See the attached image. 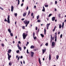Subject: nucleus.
I'll return each mask as SVG.
<instances>
[{
	"instance_id": "nucleus-1",
	"label": "nucleus",
	"mask_w": 66,
	"mask_h": 66,
	"mask_svg": "<svg viewBox=\"0 0 66 66\" xmlns=\"http://www.w3.org/2000/svg\"><path fill=\"white\" fill-rule=\"evenodd\" d=\"M23 22L24 23H25V24H26V27H27L28 24L29 23V22H30V21H28V20H25Z\"/></svg>"
},
{
	"instance_id": "nucleus-2",
	"label": "nucleus",
	"mask_w": 66,
	"mask_h": 66,
	"mask_svg": "<svg viewBox=\"0 0 66 66\" xmlns=\"http://www.w3.org/2000/svg\"><path fill=\"white\" fill-rule=\"evenodd\" d=\"M7 20H6V19H5L4 21H7V22L9 23H10V16L8 15V17L7 18Z\"/></svg>"
},
{
	"instance_id": "nucleus-3",
	"label": "nucleus",
	"mask_w": 66,
	"mask_h": 66,
	"mask_svg": "<svg viewBox=\"0 0 66 66\" xmlns=\"http://www.w3.org/2000/svg\"><path fill=\"white\" fill-rule=\"evenodd\" d=\"M22 36L23 39H26V37H27V34H26V35H25V33H24L23 34Z\"/></svg>"
},
{
	"instance_id": "nucleus-4",
	"label": "nucleus",
	"mask_w": 66,
	"mask_h": 66,
	"mask_svg": "<svg viewBox=\"0 0 66 66\" xmlns=\"http://www.w3.org/2000/svg\"><path fill=\"white\" fill-rule=\"evenodd\" d=\"M55 46V43L53 42L52 43V48H54Z\"/></svg>"
},
{
	"instance_id": "nucleus-5",
	"label": "nucleus",
	"mask_w": 66,
	"mask_h": 66,
	"mask_svg": "<svg viewBox=\"0 0 66 66\" xmlns=\"http://www.w3.org/2000/svg\"><path fill=\"white\" fill-rule=\"evenodd\" d=\"M7 55L8 56V59L9 60H10V58L11 57V55H10V54L9 53H7Z\"/></svg>"
},
{
	"instance_id": "nucleus-6",
	"label": "nucleus",
	"mask_w": 66,
	"mask_h": 66,
	"mask_svg": "<svg viewBox=\"0 0 66 66\" xmlns=\"http://www.w3.org/2000/svg\"><path fill=\"white\" fill-rule=\"evenodd\" d=\"M17 47L18 48V49H19L20 51H21L22 49L21 48V47H20V46H19V44H18Z\"/></svg>"
},
{
	"instance_id": "nucleus-7",
	"label": "nucleus",
	"mask_w": 66,
	"mask_h": 66,
	"mask_svg": "<svg viewBox=\"0 0 66 66\" xmlns=\"http://www.w3.org/2000/svg\"><path fill=\"white\" fill-rule=\"evenodd\" d=\"M14 10V6H12L11 7V11L13 12Z\"/></svg>"
},
{
	"instance_id": "nucleus-8",
	"label": "nucleus",
	"mask_w": 66,
	"mask_h": 66,
	"mask_svg": "<svg viewBox=\"0 0 66 66\" xmlns=\"http://www.w3.org/2000/svg\"><path fill=\"white\" fill-rule=\"evenodd\" d=\"M27 15V13L26 12H24L23 14V17H25Z\"/></svg>"
},
{
	"instance_id": "nucleus-9",
	"label": "nucleus",
	"mask_w": 66,
	"mask_h": 66,
	"mask_svg": "<svg viewBox=\"0 0 66 66\" xmlns=\"http://www.w3.org/2000/svg\"><path fill=\"white\" fill-rule=\"evenodd\" d=\"M55 17H53L52 18V21H54L55 20Z\"/></svg>"
},
{
	"instance_id": "nucleus-10",
	"label": "nucleus",
	"mask_w": 66,
	"mask_h": 66,
	"mask_svg": "<svg viewBox=\"0 0 66 66\" xmlns=\"http://www.w3.org/2000/svg\"><path fill=\"white\" fill-rule=\"evenodd\" d=\"M42 51H43V54H44L45 52H46V49H45L44 50L42 49Z\"/></svg>"
},
{
	"instance_id": "nucleus-11",
	"label": "nucleus",
	"mask_w": 66,
	"mask_h": 66,
	"mask_svg": "<svg viewBox=\"0 0 66 66\" xmlns=\"http://www.w3.org/2000/svg\"><path fill=\"white\" fill-rule=\"evenodd\" d=\"M31 57H33V55H34V52H31Z\"/></svg>"
},
{
	"instance_id": "nucleus-12",
	"label": "nucleus",
	"mask_w": 66,
	"mask_h": 66,
	"mask_svg": "<svg viewBox=\"0 0 66 66\" xmlns=\"http://www.w3.org/2000/svg\"><path fill=\"white\" fill-rule=\"evenodd\" d=\"M35 47H34V46L33 45H31L30 46V48L31 49H33V48H34Z\"/></svg>"
},
{
	"instance_id": "nucleus-13",
	"label": "nucleus",
	"mask_w": 66,
	"mask_h": 66,
	"mask_svg": "<svg viewBox=\"0 0 66 66\" xmlns=\"http://www.w3.org/2000/svg\"><path fill=\"white\" fill-rule=\"evenodd\" d=\"M11 51H12V50H9L8 51V53H10Z\"/></svg>"
},
{
	"instance_id": "nucleus-14",
	"label": "nucleus",
	"mask_w": 66,
	"mask_h": 66,
	"mask_svg": "<svg viewBox=\"0 0 66 66\" xmlns=\"http://www.w3.org/2000/svg\"><path fill=\"white\" fill-rule=\"evenodd\" d=\"M51 55L50 54L49 56V60L50 61V60H51Z\"/></svg>"
},
{
	"instance_id": "nucleus-15",
	"label": "nucleus",
	"mask_w": 66,
	"mask_h": 66,
	"mask_svg": "<svg viewBox=\"0 0 66 66\" xmlns=\"http://www.w3.org/2000/svg\"><path fill=\"white\" fill-rule=\"evenodd\" d=\"M8 31H9V32L10 33H11V29H8Z\"/></svg>"
},
{
	"instance_id": "nucleus-16",
	"label": "nucleus",
	"mask_w": 66,
	"mask_h": 66,
	"mask_svg": "<svg viewBox=\"0 0 66 66\" xmlns=\"http://www.w3.org/2000/svg\"><path fill=\"white\" fill-rule=\"evenodd\" d=\"M39 62L40 65H41V61H40V58H39Z\"/></svg>"
},
{
	"instance_id": "nucleus-17",
	"label": "nucleus",
	"mask_w": 66,
	"mask_h": 66,
	"mask_svg": "<svg viewBox=\"0 0 66 66\" xmlns=\"http://www.w3.org/2000/svg\"><path fill=\"white\" fill-rule=\"evenodd\" d=\"M57 38V37H56V35H55V42H56V38Z\"/></svg>"
},
{
	"instance_id": "nucleus-18",
	"label": "nucleus",
	"mask_w": 66,
	"mask_h": 66,
	"mask_svg": "<svg viewBox=\"0 0 66 66\" xmlns=\"http://www.w3.org/2000/svg\"><path fill=\"white\" fill-rule=\"evenodd\" d=\"M56 59L57 60H58L59 59V56L58 55H56Z\"/></svg>"
},
{
	"instance_id": "nucleus-19",
	"label": "nucleus",
	"mask_w": 66,
	"mask_h": 66,
	"mask_svg": "<svg viewBox=\"0 0 66 66\" xmlns=\"http://www.w3.org/2000/svg\"><path fill=\"white\" fill-rule=\"evenodd\" d=\"M50 23L47 24L46 25V27H49V26H50Z\"/></svg>"
},
{
	"instance_id": "nucleus-20",
	"label": "nucleus",
	"mask_w": 66,
	"mask_h": 66,
	"mask_svg": "<svg viewBox=\"0 0 66 66\" xmlns=\"http://www.w3.org/2000/svg\"><path fill=\"white\" fill-rule=\"evenodd\" d=\"M64 22H63L62 23V28H63V27H64Z\"/></svg>"
},
{
	"instance_id": "nucleus-21",
	"label": "nucleus",
	"mask_w": 66,
	"mask_h": 66,
	"mask_svg": "<svg viewBox=\"0 0 66 66\" xmlns=\"http://www.w3.org/2000/svg\"><path fill=\"white\" fill-rule=\"evenodd\" d=\"M44 34H46V28H44Z\"/></svg>"
},
{
	"instance_id": "nucleus-22",
	"label": "nucleus",
	"mask_w": 66,
	"mask_h": 66,
	"mask_svg": "<svg viewBox=\"0 0 66 66\" xmlns=\"http://www.w3.org/2000/svg\"><path fill=\"white\" fill-rule=\"evenodd\" d=\"M39 15H38L37 16V19H39Z\"/></svg>"
},
{
	"instance_id": "nucleus-23",
	"label": "nucleus",
	"mask_w": 66,
	"mask_h": 66,
	"mask_svg": "<svg viewBox=\"0 0 66 66\" xmlns=\"http://www.w3.org/2000/svg\"><path fill=\"white\" fill-rule=\"evenodd\" d=\"M17 53H18L19 52V50H17L16 51Z\"/></svg>"
},
{
	"instance_id": "nucleus-24",
	"label": "nucleus",
	"mask_w": 66,
	"mask_h": 66,
	"mask_svg": "<svg viewBox=\"0 0 66 66\" xmlns=\"http://www.w3.org/2000/svg\"><path fill=\"white\" fill-rule=\"evenodd\" d=\"M61 28H62V26H61V25H60L59 26V29H61Z\"/></svg>"
},
{
	"instance_id": "nucleus-25",
	"label": "nucleus",
	"mask_w": 66,
	"mask_h": 66,
	"mask_svg": "<svg viewBox=\"0 0 66 66\" xmlns=\"http://www.w3.org/2000/svg\"><path fill=\"white\" fill-rule=\"evenodd\" d=\"M10 35L11 36H13V34H12V33H10Z\"/></svg>"
},
{
	"instance_id": "nucleus-26",
	"label": "nucleus",
	"mask_w": 66,
	"mask_h": 66,
	"mask_svg": "<svg viewBox=\"0 0 66 66\" xmlns=\"http://www.w3.org/2000/svg\"><path fill=\"white\" fill-rule=\"evenodd\" d=\"M40 35L42 37H44V35H43L42 34H41Z\"/></svg>"
},
{
	"instance_id": "nucleus-27",
	"label": "nucleus",
	"mask_w": 66,
	"mask_h": 66,
	"mask_svg": "<svg viewBox=\"0 0 66 66\" xmlns=\"http://www.w3.org/2000/svg\"><path fill=\"white\" fill-rule=\"evenodd\" d=\"M18 4H19V3H20V1H19V0H18Z\"/></svg>"
},
{
	"instance_id": "nucleus-28",
	"label": "nucleus",
	"mask_w": 66,
	"mask_h": 66,
	"mask_svg": "<svg viewBox=\"0 0 66 66\" xmlns=\"http://www.w3.org/2000/svg\"><path fill=\"white\" fill-rule=\"evenodd\" d=\"M1 45L2 46H3V47H4V45L3 44H1Z\"/></svg>"
},
{
	"instance_id": "nucleus-29",
	"label": "nucleus",
	"mask_w": 66,
	"mask_h": 66,
	"mask_svg": "<svg viewBox=\"0 0 66 66\" xmlns=\"http://www.w3.org/2000/svg\"><path fill=\"white\" fill-rule=\"evenodd\" d=\"M30 14V10H29L28 15H29Z\"/></svg>"
},
{
	"instance_id": "nucleus-30",
	"label": "nucleus",
	"mask_w": 66,
	"mask_h": 66,
	"mask_svg": "<svg viewBox=\"0 0 66 66\" xmlns=\"http://www.w3.org/2000/svg\"><path fill=\"white\" fill-rule=\"evenodd\" d=\"M14 15L15 17H16L17 16V13H15L14 14Z\"/></svg>"
},
{
	"instance_id": "nucleus-31",
	"label": "nucleus",
	"mask_w": 66,
	"mask_h": 66,
	"mask_svg": "<svg viewBox=\"0 0 66 66\" xmlns=\"http://www.w3.org/2000/svg\"><path fill=\"white\" fill-rule=\"evenodd\" d=\"M37 21L38 22H40V20H38Z\"/></svg>"
},
{
	"instance_id": "nucleus-32",
	"label": "nucleus",
	"mask_w": 66,
	"mask_h": 66,
	"mask_svg": "<svg viewBox=\"0 0 66 66\" xmlns=\"http://www.w3.org/2000/svg\"><path fill=\"white\" fill-rule=\"evenodd\" d=\"M34 39H36V37H33Z\"/></svg>"
},
{
	"instance_id": "nucleus-33",
	"label": "nucleus",
	"mask_w": 66,
	"mask_h": 66,
	"mask_svg": "<svg viewBox=\"0 0 66 66\" xmlns=\"http://www.w3.org/2000/svg\"><path fill=\"white\" fill-rule=\"evenodd\" d=\"M12 65V63L11 62H10L9 63V65L10 66H11Z\"/></svg>"
},
{
	"instance_id": "nucleus-34",
	"label": "nucleus",
	"mask_w": 66,
	"mask_h": 66,
	"mask_svg": "<svg viewBox=\"0 0 66 66\" xmlns=\"http://www.w3.org/2000/svg\"><path fill=\"white\" fill-rule=\"evenodd\" d=\"M57 1H55V4H57Z\"/></svg>"
},
{
	"instance_id": "nucleus-35",
	"label": "nucleus",
	"mask_w": 66,
	"mask_h": 66,
	"mask_svg": "<svg viewBox=\"0 0 66 66\" xmlns=\"http://www.w3.org/2000/svg\"><path fill=\"white\" fill-rule=\"evenodd\" d=\"M20 56H19L18 57V60H19V59H20Z\"/></svg>"
},
{
	"instance_id": "nucleus-36",
	"label": "nucleus",
	"mask_w": 66,
	"mask_h": 66,
	"mask_svg": "<svg viewBox=\"0 0 66 66\" xmlns=\"http://www.w3.org/2000/svg\"><path fill=\"white\" fill-rule=\"evenodd\" d=\"M52 15V14H50L48 16V17H50V16H51Z\"/></svg>"
},
{
	"instance_id": "nucleus-37",
	"label": "nucleus",
	"mask_w": 66,
	"mask_h": 66,
	"mask_svg": "<svg viewBox=\"0 0 66 66\" xmlns=\"http://www.w3.org/2000/svg\"><path fill=\"white\" fill-rule=\"evenodd\" d=\"M27 53H29V52L28 50V49L27 50Z\"/></svg>"
},
{
	"instance_id": "nucleus-38",
	"label": "nucleus",
	"mask_w": 66,
	"mask_h": 66,
	"mask_svg": "<svg viewBox=\"0 0 66 66\" xmlns=\"http://www.w3.org/2000/svg\"><path fill=\"white\" fill-rule=\"evenodd\" d=\"M62 36H63V35L62 34H61L60 35V38H62Z\"/></svg>"
},
{
	"instance_id": "nucleus-39",
	"label": "nucleus",
	"mask_w": 66,
	"mask_h": 66,
	"mask_svg": "<svg viewBox=\"0 0 66 66\" xmlns=\"http://www.w3.org/2000/svg\"><path fill=\"white\" fill-rule=\"evenodd\" d=\"M31 16H33V13H32L31 14Z\"/></svg>"
},
{
	"instance_id": "nucleus-40",
	"label": "nucleus",
	"mask_w": 66,
	"mask_h": 66,
	"mask_svg": "<svg viewBox=\"0 0 66 66\" xmlns=\"http://www.w3.org/2000/svg\"><path fill=\"white\" fill-rule=\"evenodd\" d=\"M45 45L46 46H47L48 45V43H47L45 44Z\"/></svg>"
},
{
	"instance_id": "nucleus-41",
	"label": "nucleus",
	"mask_w": 66,
	"mask_h": 66,
	"mask_svg": "<svg viewBox=\"0 0 66 66\" xmlns=\"http://www.w3.org/2000/svg\"><path fill=\"white\" fill-rule=\"evenodd\" d=\"M0 9L2 10H3V9L1 7H0Z\"/></svg>"
},
{
	"instance_id": "nucleus-42",
	"label": "nucleus",
	"mask_w": 66,
	"mask_h": 66,
	"mask_svg": "<svg viewBox=\"0 0 66 66\" xmlns=\"http://www.w3.org/2000/svg\"><path fill=\"white\" fill-rule=\"evenodd\" d=\"M35 33H34V32H33V37H34L35 35Z\"/></svg>"
},
{
	"instance_id": "nucleus-43",
	"label": "nucleus",
	"mask_w": 66,
	"mask_h": 66,
	"mask_svg": "<svg viewBox=\"0 0 66 66\" xmlns=\"http://www.w3.org/2000/svg\"><path fill=\"white\" fill-rule=\"evenodd\" d=\"M24 50H25L26 49V46H24L23 47Z\"/></svg>"
},
{
	"instance_id": "nucleus-44",
	"label": "nucleus",
	"mask_w": 66,
	"mask_h": 66,
	"mask_svg": "<svg viewBox=\"0 0 66 66\" xmlns=\"http://www.w3.org/2000/svg\"><path fill=\"white\" fill-rule=\"evenodd\" d=\"M18 44H21V42L20 41H19L18 42Z\"/></svg>"
},
{
	"instance_id": "nucleus-45",
	"label": "nucleus",
	"mask_w": 66,
	"mask_h": 66,
	"mask_svg": "<svg viewBox=\"0 0 66 66\" xmlns=\"http://www.w3.org/2000/svg\"><path fill=\"white\" fill-rule=\"evenodd\" d=\"M28 9H29V7H28V6H27L26 8V10H28Z\"/></svg>"
},
{
	"instance_id": "nucleus-46",
	"label": "nucleus",
	"mask_w": 66,
	"mask_h": 66,
	"mask_svg": "<svg viewBox=\"0 0 66 66\" xmlns=\"http://www.w3.org/2000/svg\"><path fill=\"white\" fill-rule=\"evenodd\" d=\"M45 7H48V5H45Z\"/></svg>"
},
{
	"instance_id": "nucleus-47",
	"label": "nucleus",
	"mask_w": 66,
	"mask_h": 66,
	"mask_svg": "<svg viewBox=\"0 0 66 66\" xmlns=\"http://www.w3.org/2000/svg\"><path fill=\"white\" fill-rule=\"evenodd\" d=\"M52 40H53L54 39V37H53L51 39Z\"/></svg>"
},
{
	"instance_id": "nucleus-48",
	"label": "nucleus",
	"mask_w": 66,
	"mask_h": 66,
	"mask_svg": "<svg viewBox=\"0 0 66 66\" xmlns=\"http://www.w3.org/2000/svg\"><path fill=\"white\" fill-rule=\"evenodd\" d=\"M45 9H43L42 10V11H43V12H45Z\"/></svg>"
},
{
	"instance_id": "nucleus-49",
	"label": "nucleus",
	"mask_w": 66,
	"mask_h": 66,
	"mask_svg": "<svg viewBox=\"0 0 66 66\" xmlns=\"http://www.w3.org/2000/svg\"><path fill=\"white\" fill-rule=\"evenodd\" d=\"M22 29H25V27L24 26H23V27H22Z\"/></svg>"
},
{
	"instance_id": "nucleus-50",
	"label": "nucleus",
	"mask_w": 66,
	"mask_h": 66,
	"mask_svg": "<svg viewBox=\"0 0 66 66\" xmlns=\"http://www.w3.org/2000/svg\"><path fill=\"white\" fill-rule=\"evenodd\" d=\"M29 44V42H27V45H28V44Z\"/></svg>"
},
{
	"instance_id": "nucleus-51",
	"label": "nucleus",
	"mask_w": 66,
	"mask_h": 66,
	"mask_svg": "<svg viewBox=\"0 0 66 66\" xmlns=\"http://www.w3.org/2000/svg\"><path fill=\"white\" fill-rule=\"evenodd\" d=\"M22 58H23V57L22 56H21L20 59H22Z\"/></svg>"
},
{
	"instance_id": "nucleus-52",
	"label": "nucleus",
	"mask_w": 66,
	"mask_h": 66,
	"mask_svg": "<svg viewBox=\"0 0 66 66\" xmlns=\"http://www.w3.org/2000/svg\"><path fill=\"white\" fill-rule=\"evenodd\" d=\"M23 3H22V4H21V6H23Z\"/></svg>"
},
{
	"instance_id": "nucleus-53",
	"label": "nucleus",
	"mask_w": 66,
	"mask_h": 66,
	"mask_svg": "<svg viewBox=\"0 0 66 66\" xmlns=\"http://www.w3.org/2000/svg\"><path fill=\"white\" fill-rule=\"evenodd\" d=\"M24 19H24V18H23V19H21V20H22V21L24 20Z\"/></svg>"
},
{
	"instance_id": "nucleus-54",
	"label": "nucleus",
	"mask_w": 66,
	"mask_h": 66,
	"mask_svg": "<svg viewBox=\"0 0 66 66\" xmlns=\"http://www.w3.org/2000/svg\"><path fill=\"white\" fill-rule=\"evenodd\" d=\"M38 28L37 27H36V30H37Z\"/></svg>"
},
{
	"instance_id": "nucleus-55",
	"label": "nucleus",
	"mask_w": 66,
	"mask_h": 66,
	"mask_svg": "<svg viewBox=\"0 0 66 66\" xmlns=\"http://www.w3.org/2000/svg\"><path fill=\"white\" fill-rule=\"evenodd\" d=\"M55 31V29H53V32L54 31Z\"/></svg>"
},
{
	"instance_id": "nucleus-56",
	"label": "nucleus",
	"mask_w": 66,
	"mask_h": 66,
	"mask_svg": "<svg viewBox=\"0 0 66 66\" xmlns=\"http://www.w3.org/2000/svg\"><path fill=\"white\" fill-rule=\"evenodd\" d=\"M60 34V31H59L58 32V34Z\"/></svg>"
},
{
	"instance_id": "nucleus-57",
	"label": "nucleus",
	"mask_w": 66,
	"mask_h": 66,
	"mask_svg": "<svg viewBox=\"0 0 66 66\" xmlns=\"http://www.w3.org/2000/svg\"><path fill=\"white\" fill-rule=\"evenodd\" d=\"M23 63L24 64H25V62H24V60L23 61Z\"/></svg>"
},
{
	"instance_id": "nucleus-58",
	"label": "nucleus",
	"mask_w": 66,
	"mask_h": 66,
	"mask_svg": "<svg viewBox=\"0 0 66 66\" xmlns=\"http://www.w3.org/2000/svg\"><path fill=\"white\" fill-rule=\"evenodd\" d=\"M34 8H36V6H35V5L34 6Z\"/></svg>"
},
{
	"instance_id": "nucleus-59",
	"label": "nucleus",
	"mask_w": 66,
	"mask_h": 66,
	"mask_svg": "<svg viewBox=\"0 0 66 66\" xmlns=\"http://www.w3.org/2000/svg\"><path fill=\"white\" fill-rule=\"evenodd\" d=\"M56 28V26H55L54 27V29H55V28Z\"/></svg>"
},
{
	"instance_id": "nucleus-60",
	"label": "nucleus",
	"mask_w": 66,
	"mask_h": 66,
	"mask_svg": "<svg viewBox=\"0 0 66 66\" xmlns=\"http://www.w3.org/2000/svg\"><path fill=\"white\" fill-rule=\"evenodd\" d=\"M55 35H56H56H57V32L55 33Z\"/></svg>"
},
{
	"instance_id": "nucleus-61",
	"label": "nucleus",
	"mask_w": 66,
	"mask_h": 66,
	"mask_svg": "<svg viewBox=\"0 0 66 66\" xmlns=\"http://www.w3.org/2000/svg\"><path fill=\"white\" fill-rule=\"evenodd\" d=\"M16 59H17V58H18V56L17 55L16 56Z\"/></svg>"
},
{
	"instance_id": "nucleus-62",
	"label": "nucleus",
	"mask_w": 66,
	"mask_h": 66,
	"mask_svg": "<svg viewBox=\"0 0 66 66\" xmlns=\"http://www.w3.org/2000/svg\"><path fill=\"white\" fill-rule=\"evenodd\" d=\"M51 5H52V2H51Z\"/></svg>"
},
{
	"instance_id": "nucleus-63",
	"label": "nucleus",
	"mask_w": 66,
	"mask_h": 66,
	"mask_svg": "<svg viewBox=\"0 0 66 66\" xmlns=\"http://www.w3.org/2000/svg\"><path fill=\"white\" fill-rule=\"evenodd\" d=\"M21 63V64H22V62L21 61H20Z\"/></svg>"
},
{
	"instance_id": "nucleus-64",
	"label": "nucleus",
	"mask_w": 66,
	"mask_h": 66,
	"mask_svg": "<svg viewBox=\"0 0 66 66\" xmlns=\"http://www.w3.org/2000/svg\"><path fill=\"white\" fill-rule=\"evenodd\" d=\"M52 40L51 39V42H52Z\"/></svg>"
}]
</instances>
